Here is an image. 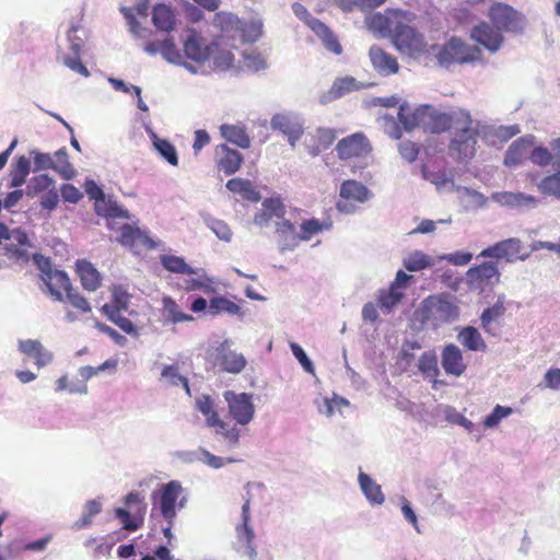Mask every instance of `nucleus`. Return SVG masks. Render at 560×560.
Returning a JSON list of instances; mask_svg holds the SVG:
<instances>
[{
    "instance_id": "obj_1",
    "label": "nucleus",
    "mask_w": 560,
    "mask_h": 560,
    "mask_svg": "<svg viewBox=\"0 0 560 560\" xmlns=\"http://www.w3.org/2000/svg\"><path fill=\"white\" fill-rule=\"evenodd\" d=\"M412 20V13L396 10L386 16L384 22L393 44L399 51L420 55L427 51L428 45L423 34L410 25Z\"/></svg>"
},
{
    "instance_id": "obj_2",
    "label": "nucleus",
    "mask_w": 560,
    "mask_h": 560,
    "mask_svg": "<svg viewBox=\"0 0 560 560\" xmlns=\"http://www.w3.org/2000/svg\"><path fill=\"white\" fill-rule=\"evenodd\" d=\"M432 51L441 67L466 65L482 59V51L476 45H468L457 36H452L442 45H432Z\"/></svg>"
},
{
    "instance_id": "obj_3",
    "label": "nucleus",
    "mask_w": 560,
    "mask_h": 560,
    "mask_svg": "<svg viewBox=\"0 0 560 560\" xmlns=\"http://www.w3.org/2000/svg\"><path fill=\"white\" fill-rule=\"evenodd\" d=\"M479 137V122L475 121L469 112L466 110L459 120L452 138L448 149L452 155L459 161H467L475 156L476 145Z\"/></svg>"
},
{
    "instance_id": "obj_4",
    "label": "nucleus",
    "mask_w": 560,
    "mask_h": 560,
    "mask_svg": "<svg viewBox=\"0 0 560 560\" xmlns=\"http://www.w3.org/2000/svg\"><path fill=\"white\" fill-rule=\"evenodd\" d=\"M33 261L39 271V278L43 282L42 290L54 301L65 302L63 294L72 285L67 272L54 269L50 259L40 254H34Z\"/></svg>"
},
{
    "instance_id": "obj_5",
    "label": "nucleus",
    "mask_w": 560,
    "mask_h": 560,
    "mask_svg": "<svg viewBox=\"0 0 560 560\" xmlns=\"http://www.w3.org/2000/svg\"><path fill=\"white\" fill-rule=\"evenodd\" d=\"M458 306L448 294L430 295L425 298L419 308L421 322L447 323L458 317Z\"/></svg>"
},
{
    "instance_id": "obj_6",
    "label": "nucleus",
    "mask_w": 560,
    "mask_h": 560,
    "mask_svg": "<svg viewBox=\"0 0 560 560\" xmlns=\"http://www.w3.org/2000/svg\"><path fill=\"white\" fill-rule=\"evenodd\" d=\"M184 488L177 480L168 481L161 486L159 492L152 494L153 504L159 505L163 518L173 524L176 518V509L184 508L186 498L183 495Z\"/></svg>"
},
{
    "instance_id": "obj_7",
    "label": "nucleus",
    "mask_w": 560,
    "mask_h": 560,
    "mask_svg": "<svg viewBox=\"0 0 560 560\" xmlns=\"http://www.w3.org/2000/svg\"><path fill=\"white\" fill-rule=\"evenodd\" d=\"M493 26L502 33H523L526 26L525 15L504 2H493L487 14Z\"/></svg>"
},
{
    "instance_id": "obj_8",
    "label": "nucleus",
    "mask_w": 560,
    "mask_h": 560,
    "mask_svg": "<svg viewBox=\"0 0 560 560\" xmlns=\"http://www.w3.org/2000/svg\"><path fill=\"white\" fill-rule=\"evenodd\" d=\"M206 360L213 368H219L220 371L238 374L246 366V359L242 353L231 349L229 340H224L217 347H210L206 351Z\"/></svg>"
},
{
    "instance_id": "obj_9",
    "label": "nucleus",
    "mask_w": 560,
    "mask_h": 560,
    "mask_svg": "<svg viewBox=\"0 0 560 560\" xmlns=\"http://www.w3.org/2000/svg\"><path fill=\"white\" fill-rule=\"evenodd\" d=\"M501 273L497 261H483L466 271L465 281L468 289L479 294L492 290L500 283Z\"/></svg>"
},
{
    "instance_id": "obj_10",
    "label": "nucleus",
    "mask_w": 560,
    "mask_h": 560,
    "mask_svg": "<svg viewBox=\"0 0 560 560\" xmlns=\"http://www.w3.org/2000/svg\"><path fill=\"white\" fill-rule=\"evenodd\" d=\"M372 150L371 141L361 131L340 139L336 144L337 156L345 162L362 163L371 155Z\"/></svg>"
},
{
    "instance_id": "obj_11",
    "label": "nucleus",
    "mask_w": 560,
    "mask_h": 560,
    "mask_svg": "<svg viewBox=\"0 0 560 560\" xmlns=\"http://www.w3.org/2000/svg\"><path fill=\"white\" fill-rule=\"evenodd\" d=\"M523 243L520 238L511 237L488 246L480 253V257L494 258L506 262L525 260L528 253L524 252Z\"/></svg>"
},
{
    "instance_id": "obj_12",
    "label": "nucleus",
    "mask_w": 560,
    "mask_h": 560,
    "mask_svg": "<svg viewBox=\"0 0 560 560\" xmlns=\"http://www.w3.org/2000/svg\"><path fill=\"white\" fill-rule=\"evenodd\" d=\"M223 397L228 404L230 416L237 423L245 425L252 421L255 408L249 394H236L233 390H226L224 392Z\"/></svg>"
},
{
    "instance_id": "obj_13",
    "label": "nucleus",
    "mask_w": 560,
    "mask_h": 560,
    "mask_svg": "<svg viewBox=\"0 0 560 560\" xmlns=\"http://www.w3.org/2000/svg\"><path fill=\"white\" fill-rule=\"evenodd\" d=\"M469 37L490 52L500 50L504 43L503 33L486 21H481L470 30Z\"/></svg>"
},
{
    "instance_id": "obj_14",
    "label": "nucleus",
    "mask_w": 560,
    "mask_h": 560,
    "mask_svg": "<svg viewBox=\"0 0 560 560\" xmlns=\"http://www.w3.org/2000/svg\"><path fill=\"white\" fill-rule=\"evenodd\" d=\"M465 113L466 110L464 109L453 110L450 113H438L429 106L424 130H428L431 133H442L445 131H451L452 133Z\"/></svg>"
},
{
    "instance_id": "obj_15",
    "label": "nucleus",
    "mask_w": 560,
    "mask_h": 560,
    "mask_svg": "<svg viewBox=\"0 0 560 560\" xmlns=\"http://www.w3.org/2000/svg\"><path fill=\"white\" fill-rule=\"evenodd\" d=\"M411 276L405 271L399 270L396 273L395 280L390 283L387 290H381L377 296L378 303L382 308L390 311L395 307L405 296V290L409 285Z\"/></svg>"
},
{
    "instance_id": "obj_16",
    "label": "nucleus",
    "mask_w": 560,
    "mask_h": 560,
    "mask_svg": "<svg viewBox=\"0 0 560 560\" xmlns=\"http://www.w3.org/2000/svg\"><path fill=\"white\" fill-rule=\"evenodd\" d=\"M370 190L363 184L354 179H347L340 186V197L345 201H338L337 208L340 211L350 212L351 209L347 205L348 200L362 203L370 198Z\"/></svg>"
},
{
    "instance_id": "obj_17",
    "label": "nucleus",
    "mask_w": 560,
    "mask_h": 560,
    "mask_svg": "<svg viewBox=\"0 0 560 560\" xmlns=\"http://www.w3.org/2000/svg\"><path fill=\"white\" fill-rule=\"evenodd\" d=\"M441 357L442 368L446 374L459 377L465 373L467 365L464 362L462 350L456 345H446Z\"/></svg>"
},
{
    "instance_id": "obj_18",
    "label": "nucleus",
    "mask_w": 560,
    "mask_h": 560,
    "mask_svg": "<svg viewBox=\"0 0 560 560\" xmlns=\"http://www.w3.org/2000/svg\"><path fill=\"white\" fill-rule=\"evenodd\" d=\"M215 154L218 156L217 167L225 175L235 174L241 168L244 161L243 155L238 151L231 149L226 144L217 145Z\"/></svg>"
},
{
    "instance_id": "obj_19",
    "label": "nucleus",
    "mask_w": 560,
    "mask_h": 560,
    "mask_svg": "<svg viewBox=\"0 0 560 560\" xmlns=\"http://www.w3.org/2000/svg\"><path fill=\"white\" fill-rule=\"evenodd\" d=\"M285 214V206L280 198H267L261 208L254 215V223L260 228L269 225L276 219H282Z\"/></svg>"
},
{
    "instance_id": "obj_20",
    "label": "nucleus",
    "mask_w": 560,
    "mask_h": 560,
    "mask_svg": "<svg viewBox=\"0 0 560 560\" xmlns=\"http://www.w3.org/2000/svg\"><path fill=\"white\" fill-rule=\"evenodd\" d=\"M271 127L275 130H279L288 137V140L292 147L295 145L296 141L303 135L302 125L292 116L285 114H276L271 118Z\"/></svg>"
},
{
    "instance_id": "obj_21",
    "label": "nucleus",
    "mask_w": 560,
    "mask_h": 560,
    "mask_svg": "<svg viewBox=\"0 0 560 560\" xmlns=\"http://www.w3.org/2000/svg\"><path fill=\"white\" fill-rule=\"evenodd\" d=\"M369 56L373 68L382 75H390L398 72L397 58L385 51L380 46H372Z\"/></svg>"
},
{
    "instance_id": "obj_22",
    "label": "nucleus",
    "mask_w": 560,
    "mask_h": 560,
    "mask_svg": "<svg viewBox=\"0 0 560 560\" xmlns=\"http://www.w3.org/2000/svg\"><path fill=\"white\" fill-rule=\"evenodd\" d=\"M505 312V298L504 295H499L495 303L492 306L485 308L480 315V325L482 329L487 334L497 335L495 325L500 324Z\"/></svg>"
},
{
    "instance_id": "obj_23",
    "label": "nucleus",
    "mask_w": 560,
    "mask_h": 560,
    "mask_svg": "<svg viewBox=\"0 0 560 560\" xmlns=\"http://www.w3.org/2000/svg\"><path fill=\"white\" fill-rule=\"evenodd\" d=\"M75 272L80 279L81 285L89 292L96 291L102 284V276L98 270L88 259H78L75 262Z\"/></svg>"
},
{
    "instance_id": "obj_24",
    "label": "nucleus",
    "mask_w": 560,
    "mask_h": 560,
    "mask_svg": "<svg viewBox=\"0 0 560 560\" xmlns=\"http://www.w3.org/2000/svg\"><path fill=\"white\" fill-rule=\"evenodd\" d=\"M250 501L247 499L242 506V524L237 527L238 540L245 544L246 553L250 560H255L257 552L254 546L255 534L249 526L250 513H249Z\"/></svg>"
},
{
    "instance_id": "obj_25",
    "label": "nucleus",
    "mask_w": 560,
    "mask_h": 560,
    "mask_svg": "<svg viewBox=\"0 0 560 560\" xmlns=\"http://www.w3.org/2000/svg\"><path fill=\"white\" fill-rule=\"evenodd\" d=\"M429 105L420 106L410 112L406 105H400L398 110V120L405 130L411 131L418 127L425 128Z\"/></svg>"
},
{
    "instance_id": "obj_26",
    "label": "nucleus",
    "mask_w": 560,
    "mask_h": 560,
    "mask_svg": "<svg viewBox=\"0 0 560 560\" xmlns=\"http://www.w3.org/2000/svg\"><path fill=\"white\" fill-rule=\"evenodd\" d=\"M19 350L27 358L33 359L38 369L44 368L52 360V354L38 340H20Z\"/></svg>"
},
{
    "instance_id": "obj_27",
    "label": "nucleus",
    "mask_w": 560,
    "mask_h": 560,
    "mask_svg": "<svg viewBox=\"0 0 560 560\" xmlns=\"http://www.w3.org/2000/svg\"><path fill=\"white\" fill-rule=\"evenodd\" d=\"M220 135L228 142L241 148L248 149L252 140L244 124H223L220 126Z\"/></svg>"
},
{
    "instance_id": "obj_28",
    "label": "nucleus",
    "mask_w": 560,
    "mask_h": 560,
    "mask_svg": "<svg viewBox=\"0 0 560 560\" xmlns=\"http://www.w3.org/2000/svg\"><path fill=\"white\" fill-rule=\"evenodd\" d=\"M161 303V314L165 324L176 325L194 320V316L185 313L172 296H163Z\"/></svg>"
},
{
    "instance_id": "obj_29",
    "label": "nucleus",
    "mask_w": 560,
    "mask_h": 560,
    "mask_svg": "<svg viewBox=\"0 0 560 560\" xmlns=\"http://www.w3.org/2000/svg\"><path fill=\"white\" fill-rule=\"evenodd\" d=\"M491 199L501 205L511 208L535 207L537 198L532 195L512 191H499L491 195Z\"/></svg>"
},
{
    "instance_id": "obj_30",
    "label": "nucleus",
    "mask_w": 560,
    "mask_h": 560,
    "mask_svg": "<svg viewBox=\"0 0 560 560\" xmlns=\"http://www.w3.org/2000/svg\"><path fill=\"white\" fill-rule=\"evenodd\" d=\"M533 145V137H521L516 139L505 152L504 164L506 166H517L522 164Z\"/></svg>"
},
{
    "instance_id": "obj_31",
    "label": "nucleus",
    "mask_w": 560,
    "mask_h": 560,
    "mask_svg": "<svg viewBox=\"0 0 560 560\" xmlns=\"http://www.w3.org/2000/svg\"><path fill=\"white\" fill-rule=\"evenodd\" d=\"M310 27L316 34V36L322 40L325 48L332 54L339 56L342 54V46L339 43L337 36L334 32L320 20L313 19L310 23Z\"/></svg>"
},
{
    "instance_id": "obj_32",
    "label": "nucleus",
    "mask_w": 560,
    "mask_h": 560,
    "mask_svg": "<svg viewBox=\"0 0 560 560\" xmlns=\"http://www.w3.org/2000/svg\"><path fill=\"white\" fill-rule=\"evenodd\" d=\"M276 233L278 234L282 252L293 249L299 244V234L295 232V225L284 219V217L276 222Z\"/></svg>"
},
{
    "instance_id": "obj_33",
    "label": "nucleus",
    "mask_w": 560,
    "mask_h": 560,
    "mask_svg": "<svg viewBox=\"0 0 560 560\" xmlns=\"http://www.w3.org/2000/svg\"><path fill=\"white\" fill-rule=\"evenodd\" d=\"M457 339L467 350L481 352L487 350V343L483 340L481 334L477 328L472 326H466L462 328L458 332Z\"/></svg>"
},
{
    "instance_id": "obj_34",
    "label": "nucleus",
    "mask_w": 560,
    "mask_h": 560,
    "mask_svg": "<svg viewBox=\"0 0 560 560\" xmlns=\"http://www.w3.org/2000/svg\"><path fill=\"white\" fill-rule=\"evenodd\" d=\"M30 247H32V244L26 235V242L23 244L15 241H10V243L5 244L3 247V255L13 262L20 266H25L28 264L31 258L28 252Z\"/></svg>"
},
{
    "instance_id": "obj_35",
    "label": "nucleus",
    "mask_w": 560,
    "mask_h": 560,
    "mask_svg": "<svg viewBox=\"0 0 560 560\" xmlns=\"http://www.w3.org/2000/svg\"><path fill=\"white\" fill-rule=\"evenodd\" d=\"M226 188L231 192L240 195L245 200L252 202H258L260 200V192L248 179L240 177L231 178L226 183Z\"/></svg>"
},
{
    "instance_id": "obj_36",
    "label": "nucleus",
    "mask_w": 560,
    "mask_h": 560,
    "mask_svg": "<svg viewBox=\"0 0 560 560\" xmlns=\"http://www.w3.org/2000/svg\"><path fill=\"white\" fill-rule=\"evenodd\" d=\"M152 22L159 31L170 33L175 27L174 12L168 5L159 3L153 8Z\"/></svg>"
},
{
    "instance_id": "obj_37",
    "label": "nucleus",
    "mask_w": 560,
    "mask_h": 560,
    "mask_svg": "<svg viewBox=\"0 0 560 560\" xmlns=\"http://www.w3.org/2000/svg\"><path fill=\"white\" fill-rule=\"evenodd\" d=\"M184 52L187 58L197 62L205 61L209 56L208 47L205 46L202 39L196 33H192L184 42Z\"/></svg>"
},
{
    "instance_id": "obj_38",
    "label": "nucleus",
    "mask_w": 560,
    "mask_h": 560,
    "mask_svg": "<svg viewBox=\"0 0 560 560\" xmlns=\"http://www.w3.org/2000/svg\"><path fill=\"white\" fill-rule=\"evenodd\" d=\"M418 368L423 375L433 382V387L436 388V385L440 383L438 381L440 370L438 366V358L434 351L423 352L419 358Z\"/></svg>"
},
{
    "instance_id": "obj_39",
    "label": "nucleus",
    "mask_w": 560,
    "mask_h": 560,
    "mask_svg": "<svg viewBox=\"0 0 560 560\" xmlns=\"http://www.w3.org/2000/svg\"><path fill=\"white\" fill-rule=\"evenodd\" d=\"M359 483L364 495L372 504H382L384 502V494L381 486L377 485L369 475L361 471L359 474Z\"/></svg>"
},
{
    "instance_id": "obj_40",
    "label": "nucleus",
    "mask_w": 560,
    "mask_h": 560,
    "mask_svg": "<svg viewBox=\"0 0 560 560\" xmlns=\"http://www.w3.org/2000/svg\"><path fill=\"white\" fill-rule=\"evenodd\" d=\"M95 212L105 218H122L128 219L129 214L126 209L119 207L116 202L106 199V197L97 198L94 203Z\"/></svg>"
},
{
    "instance_id": "obj_41",
    "label": "nucleus",
    "mask_w": 560,
    "mask_h": 560,
    "mask_svg": "<svg viewBox=\"0 0 560 560\" xmlns=\"http://www.w3.org/2000/svg\"><path fill=\"white\" fill-rule=\"evenodd\" d=\"M30 160L24 155L19 156L12 165L10 173V187L16 188L22 186L30 174Z\"/></svg>"
},
{
    "instance_id": "obj_42",
    "label": "nucleus",
    "mask_w": 560,
    "mask_h": 560,
    "mask_svg": "<svg viewBox=\"0 0 560 560\" xmlns=\"http://www.w3.org/2000/svg\"><path fill=\"white\" fill-rule=\"evenodd\" d=\"M52 170L56 171L63 179H71L75 176V170L69 162V156L65 148L55 152Z\"/></svg>"
},
{
    "instance_id": "obj_43",
    "label": "nucleus",
    "mask_w": 560,
    "mask_h": 560,
    "mask_svg": "<svg viewBox=\"0 0 560 560\" xmlns=\"http://www.w3.org/2000/svg\"><path fill=\"white\" fill-rule=\"evenodd\" d=\"M115 515L126 530H137L143 525L144 515L121 508L115 510Z\"/></svg>"
},
{
    "instance_id": "obj_44",
    "label": "nucleus",
    "mask_w": 560,
    "mask_h": 560,
    "mask_svg": "<svg viewBox=\"0 0 560 560\" xmlns=\"http://www.w3.org/2000/svg\"><path fill=\"white\" fill-rule=\"evenodd\" d=\"M118 242L124 246L135 248L141 243L149 242V238L139 229L125 224L120 230Z\"/></svg>"
},
{
    "instance_id": "obj_45",
    "label": "nucleus",
    "mask_w": 560,
    "mask_h": 560,
    "mask_svg": "<svg viewBox=\"0 0 560 560\" xmlns=\"http://www.w3.org/2000/svg\"><path fill=\"white\" fill-rule=\"evenodd\" d=\"M358 83L354 78L352 77H345L337 79L330 90L328 91V100H337L342 97L349 92L358 90Z\"/></svg>"
},
{
    "instance_id": "obj_46",
    "label": "nucleus",
    "mask_w": 560,
    "mask_h": 560,
    "mask_svg": "<svg viewBox=\"0 0 560 560\" xmlns=\"http://www.w3.org/2000/svg\"><path fill=\"white\" fill-rule=\"evenodd\" d=\"M241 311V307L234 303L233 301L224 298V296H217L212 298L210 300L209 304V313L212 316H217L221 313H228L231 315L238 314Z\"/></svg>"
},
{
    "instance_id": "obj_47",
    "label": "nucleus",
    "mask_w": 560,
    "mask_h": 560,
    "mask_svg": "<svg viewBox=\"0 0 560 560\" xmlns=\"http://www.w3.org/2000/svg\"><path fill=\"white\" fill-rule=\"evenodd\" d=\"M102 512V503L98 500H90L84 505V511L79 520L73 523V528L83 529L92 524V518Z\"/></svg>"
},
{
    "instance_id": "obj_48",
    "label": "nucleus",
    "mask_w": 560,
    "mask_h": 560,
    "mask_svg": "<svg viewBox=\"0 0 560 560\" xmlns=\"http://www.w3.org/2000/svg\"><path fill=\"white\" fill-rule=\"evenodd\" d=\"M537 187L542 195L552 196L560 200V168H557L556 173L545 176Z\"/></svg>"
},
{
    "instance_id": "obj_49",
    "label": "nucleus",
    "mask_w": 560,
    "mask_h": 560,
    "mask_svg": "<svg viewBox=\"0 0 560 560\" xmlns=\"http://www.w3.org/2000/svg\"><path fill=\"white\" fill-rule=\"evenodd\" d=\"M197 409L206 417L207 425H213L219 422V413L214 402L209 395H202L196 400Z\"/></svg>"
},
{
    "instance_id": "obj_50",
    "label": "nucleus",
    "mask_w": 560,
    "mask_h": 560,
    "mask_svg": "<svg viewBox=\"0 0 560 560\" xmlns=\"http://www.w3.org/2000/svg\"><path fill=\"white\" fill-rule=\"evenodd\" d=\"M433 265L432 258L422 253L413 252L404 259V266L408 271H420Z\"/></svg>"
},
{
    "instance_id": "obj_51",
    "label": "nucleus",
    "mask_w": 560,
    "mask_h": 560,
    "mask_svg": "<svg viewBox=\"0 0 560 560\" xmlns=\"http://www.w3.org/2000/svg\"><path fill=\"white\" fill-rule=\"evenodd\" d=\"M65 302H68L73 308L80 313H90L92 307L89 301L79 292L78 289L70 287L65 294Z\"/></svg>"
},
{
    "instance_id": "obj_52",
    "label": "nucleus",
    "mask_w": 560,
    "mask_h": 560,
    "mask_svg": "<svg viewBox=\"0 0 560 560\" xmlns=\"http://www.w3.org/2000/svg\"><path fill=\"white\" fill-rule=\"evenodd\" d=\"M161 262L163 267L175 273H194V270L186 264V261L178 256L174 255H163L161 257Z\"/></svg>"
},
{
    "instance_id": "obj_53",
    "label": "nucleus",
    "mask_w": 560,
    "mask_h": 560,
    "mask_svg": "<svg viewBox=\"0 0 560 560\" xmlns=\"http://www.w3.org/2000/svg\"><path fill=\"white\" fill-rule=\"evenodd\" d=\"M215 433L223 436V439L231 445L235 446L240 440V431L236 427H230L226 422L219 418V422L213 425Z\"/></svg>"
},
{
    "instance_id": "obj_54",
    "label": "nucleus",
    "mask_w": 560,
    "mask_h": 560,
    "mask_svg": "<svg viewBox=\"0 0 560 560\" xmlns=\"http://www.w3.org/2000/svg\"><path fill=\"white\" fill-rule=\"evenodd\" d=\"M325 228H328V225H325L318 219L313 218L303 221L301 224V233L299 234V242L311 240L314 235L322 232Z\"/></svg>"
},
{
    "instance_id": "obj_55",
    "label": "nucleus",
    "mask_w": 560,
    "mask_h": 560,
    "mask_svg": "<svg viewBox=\"0 0 560 560\" xmlns=\"http://www.w3.org/2000/svg\"><path fill=\"white\" fill-rule=\"evenodd\" d=\"M156 151L173 166L178 165V156L175 147L165 139L154 141Z\"/></svg>"
},
{
    "instance_id": "obj_56",
    "label": "nucleus",
    "mask_w": 560,
    "mask_h": 560,
    "mask_svg": "<svg viewBox=\"0 0 560 560\" xmlns=\"http://www.w3.org/2000/svg\"><path fill=\"white\" fill-rule=\"evenodd\" d=\"M161 375H162V377L167 378L170 384H172L174 386L182 385L185 388L186 393L190 394L189 382H188L187 377H185L178 373L177 366H175V365L164 366Z\"/></svg>"
},
{
    "instance_id": "obj_57",
    "label": "nucleus",
    "mask_w": 560,
    "mask_h": 560,
    "mask_svg": "<svg viewBox=\"0 0 560 560\" xmlns=\"http://www.w3.org/2000/svg\"><path fill=\"white\" fill-rule=\"evenodd\" d=\"M52 187H55V182L54 179L47 175V174H42V175H38V176H34L32 178V183L31 185L28 186V191L27 194L31 195V194H39L42 191H45V190H50Z\"/></svg>"
},
{
    "instance_id": "obj_58",
    "label": "nucleus",
    "mask_w": 560,
    "mask_h": 560,
    "mask_svg": "<svg viewBox=\"0 0 560 560\" xmlns=\"http://www.w3.org/2000/svg\"><path fill=\"white\" fill-rule=\"evenodd\" d=\"M529 159L534 164L545 167L552 162L555 156L547 148L539 145L532 150Z\"/></svg>"
},
{
    "instance_id": "obj_59",
    "label": "nucleus",
    "mask_w": 560,
    "mask_h": 560,
    "mask_svg": "<svg viewBox=\"0 0 560 560\" xmlns=\"http://www.w3.org/2000/svg\"><path fill=\"white\" fill-rule=\"evenodd\" d=\"M399 154L407 162H415L420 152V145L413 141L406 140L398 145Z\"/></svg>"
},
{
    "instance_id": "obj_60",
    "label": "nucleus",
    "mask_w": 560,
    "mask_h": 560,
    "mask_svg": "<svg viewBox=\"0 0 560 560\" xmlns=\"http://www.w3.org/2000/svg\"><path fill=\"white\" fill-rule=\"evenodd\" d=\"M125 503L131 512L136 511L139 514L145 515L147 503L144 502V497H142L139 492H129L125 497Z\"/></svg>"
},
{
    "instance_id": "obj_61",
    "label": "nucleus",
    "mask_w": 560,
    "mask_h": 560,
    "mask_svg": "<svg viewBox=\"0 0 560 560\" xmlns=\"http://www.w3.org/2000/svg\"><path fill=\"white\" fill-rule=\"evenodd\" d=\"M511 407H503L500 405H497L492 412L488 415L483 421V424L488 428L495 427L503 418H506L512 413Z\"/></svg>"
},
{
    "instance_id": "obj_62",
    "label": "nucleus",
    "mask_w": 560,
    "mask_h": 560,
    "mask_svg": "<svg viewBox=\"0 0 560 560\" xmlns=\"http://www.w3.org/2000/svg\"><path fill=\"white\" fill-rule=\"evenodd\" d=\"M162 56L170 62H177L180 59L179 50L177 49L172 37L162 40Z\"/></svg>"
},
{
    "instance_id": "obj_63",
    "label": "nucleus",
    "mask_w": 560,
    "mask_h": 560,
    "mask_svg": "<svg viewBox=\"0 0 560 560\" xmlns=\"http://www.w3.org/2000/svg\"><path fill=\"white\" fill-rule=\"evenodd\" d=\"M3 240L15 241L23 244L26 242V233L21 229L10 231L7 225L0 223V243Z\"/></svg>"
},
{
    "instance_id": "obj_64",
    "label": "nucleus",
    "mask_w": 560,
    "mask_h": 560,
    "mask_svg": "<svg viewBox=\"0 0 560 560\" xmlns=\"http://www.w3.org/2000/svg\"><path fill=\"white\" fill-rule=\"evenodd\" d=\"M317 149L326 150L336 140V132L332 129L322 128L317 130Z\"/></svg>"
}]
</instances>
